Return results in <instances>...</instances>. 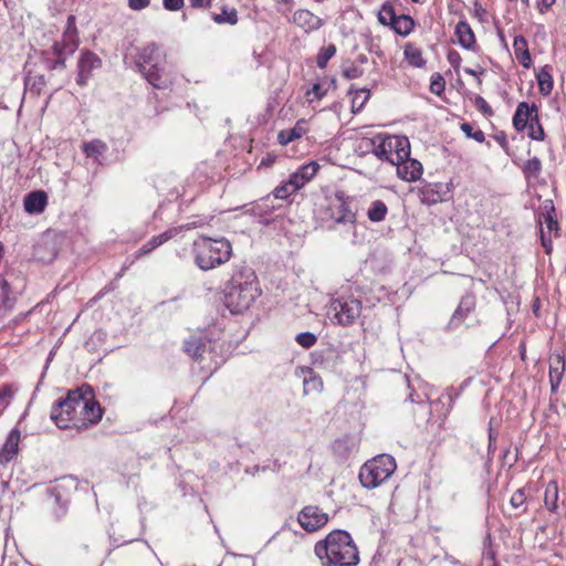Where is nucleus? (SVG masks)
Wrapping results in <instances>:
<instances>
[{
  "instance_id": "21",
  "label": "nucleus",
  "mask_w": 566,
  "mask_h": 566,
  "mask_svg": "<svg viewBox=\"0 0 566 566\" xmlns=\"http://www.w3.org/2000/svg\"><path fill=\"white\" fill-rule=\"evenodd\" d=\"M566 359L560 353H553L549 356V384L551 391L556 392L565 374Z\"/></svg>"
},
{
  "instance_id": "10",
  "label": "nucleus",
  "mask_w": 566,
  "mask_h": 566,
  "mask_svg": "<svg viewBox=\"0 0 566 566\" xmlns=\"http://www.w3.org/2000/svg\"><path fill=\"white\" fill-rule=\"evenodd\" d=\"M453 185L449 182H424L418 189V197L421 203L433 206L448 201L452 196Z\"/></svg>"
},
{
  "instance_id": "56",
  "label": "nucleus",
  "mask_w": 566,
  "mask_h": 566,
  "mask_svg": "<svg viewBox=\"0 0 566 566\" xmlns=\"http://www.w3.org/2000/svg\"><path fill=\"white\" fill-rule=\"evenodd\" d=\"M538 223L541 226V243L545 250L546 254H551L553 251V242L549 237H547L542 228V221L538 220Z\"/></svg>"
},
{
  "instance_id": "49",
  "label": "nucleus",
  "mask_w": 566,
  "mask_h": 566,
  "mask_svg": "<svg viewBox=\"0 0 566 566\" xmlns=\"http://www.w3.org/2000/svg\"><path fill=\"white\" fill-rule=\"evenodd\" d=\"M461 130L465 134L468 138H472L478 143H483L485 140V135L481 129H473V126L470 123H462Z\"/></svg>"
},
{
  "instance_id": "31",
  "label": "nucleus",
  "mask_w": 566,
  "mask_h": 566,
  "mask_svg": "<svg viewBox=\"0 0 566 566\" xmlns=\"http://www.w3.org/2000/svg\"><path fill=\"white\" fill-rule=\"evenodd\" d=\"M513 49L517 61L525 69H530L532 65L531 53L526 39L522 35H515L513 41Z\"/></svg>"
},
{
  "instance_id": "41",
  "label": "nucleus",
  "mask_w": 566,
  "mask_h": 566,
  "mask_svg": "<svg viewBox=\"0 0 566 566\" xmlns=\"http://www.w3.org/2000/svg\"><path fill=\"white\" fill-rule=\"evenodd\" d=\"M397 17L394 6L389 2H385L378 12L379 22L387 27H391Z\"/></svg>"
},
{
  "instance_id": "40",
  "label": "nucleus",
  "mask_w": 566,
  "mask_h": 566,
  "mask_svg": "<svg viewBox=\"0 0 566 566\" xmlns=\"http://www.w3.org/2000/svg\"><path fill=\"white\" fill-rule=\"evenodd\" d=\"M106 150H107V145L99 139H94L92 142L85 143L83 145V153L88 158L97 159L99 156L105 154Z\"/></svg>"
},
{
  "instance_id": "1",
  "label": "nucleus",
  "mask_w": 566,
  "mask_h": 566,
  "mask_svg": "<svg viewBox=\"0 0 566 566\" xmlns=\"http://www.w3.org/2000/svg\"><path fill=\"white\" fill-rule=\"evenodd\" d=\"M322 566H357L359 552L352 535L344 530H334L318 541L314 547Z\"/></svg>"
},
{
  "instance_id": "6",
  "label": "nucleus",
  "mask_w": 566,
  "mask_h": 566,
  "mask_svg": "<svg viewBox=\"0 0 566 566\" xmlns=\"http://www.w3.org/2000/svg\"><path fill=\"white\" fill-rule=\"evenodd\" d=\"M396 469L395 458L382 453L363 464L359 471V481L365 489L373 490L388 480Z\"/></svg>"
},
{
  "instance_id": "13",
  "label": "nucleus",
  "mask_w": 566,
  "mask_h": 566,
  "mask_svg": "<svg viewBox=\"0 0 566 566\" xmlns=\"http://www.w3.org/2000/svg\"><path fill=\"white\" fill-rule=\"evenodd\" d=\"M475 307H476L475 295L470 292L465 293L461 297L457 308L454 310L448 324L446 325V331L453 332V331L458 329L461 326V324L465 321V318L472 312H474Z\"/></svg>"
},
{
  "instance_id": "36",
  "label": "nucleus",
  "mask_w": 566,
  "mask_h": 566,
  "mask_svg": "<svg viewBox=\"0 0 566 566\" xmlns=\"http://www.w3.org/2000/svg\"><path fill=\"white\" fill-rule=\"evenodd\" d=\"M558 485L555 480L549 481L545 489L544 504L549 512H557L558 509Z\"/></svg>"
},
{
  "instance_id": "60",
  "label": "nucleus",
  "mask_w": 566,
  "mask_h": 566,
  "mask_svg": "<svg viewBox=\"0 0 566 566\" xmlns=\"http://www.w3.org/2000/svg\"><path fill=\"white\" fill-rule=\"evenodd\" d=\"M150 0H128L129 9L140 11L149 7Z\"/></svg>"
},
{
  "instance_id": "54",
  "label": "nucleus",
  "mask_w": 566,
  "mask_h": 566,
  "mask_svg": "<svg viewBox=\"0 0 566 566\" xmlns=\"http://www.w3.org/2000/svg\"><path fill=\"white\" fill-rule=\"evenodd\" d=\"M363 74L364 70L355 65H352L343 70V76L347 80L358 78L363 76Z\"/></svg>"
},
{
  "instance_id": "7",
  "label": "nucleus",
  "mask_w": 566,
  "mask_h": 566,
  "mask_svg": "<svg viewBox=\"0 0 566 566\" xmlns=\"http://www.w3.org/2000/svg\"><path fill=\"white\" fill-rule=\"evenodd\" d=\"M513 126L516 132H523L528 128V137L533 140H544L545 132L538 116V108L533 103L521 102L513 115Z\"/></svg>"
},
{
  "instance_id": "44",
  "label": "nucleus",
  "mask_w": 566,
  "mask_h": 566,
  "mask_svg": "<svg viewBox=\"0 0 566 566\" xmlns=\"http://www.w3.org/2000/svg\"><path fill=\"white\" fill-rule=\"evenodd\" d=\"M370 91L368 88H359L355 91V96L353 98V113L359 112L365 103L369 99Z\"/></svg>"
},
{
  "instance_id": "4",
  "label": "nucleus",
  "mask_w": 566,
  "mask_h": 566,
  "mask_svg": "<svg viewBox=\"0 0 566 566\" xmlns=\"http://www.w3.org/2000/svg\"><path fill=\"white\" fill-rule=\"evenodd\" d=\"M196 264L203 271L214 269L231 258L232 245L226 238L199 237L193 242Z\"/></svg>"
},
{
  "instance_id": "35",
  "label": "nucleus",
  "mask_w": 566,
  "mask_h": 566,
  "mask_svg": "<svg viewBox=\"0 0 566 566\" xmlns=\"http://www.w3.org/2000/svg\"><path fill=\"white\" fill-rule=\"evenodd\" d=\"M406 61L413 67L422 69L427 61L422 56V51L412 43H407L403 49Z\"/></svg>"
},
{
  "instance_id": "16",
  "label": "nucleus",
  "mask_w": 566,
  "mask_h": 566,
  "mask_svg": "<svg viewBox=\"0 0 566 566\" xmlns=\"http://www.w3.org/2000/svg\"><path fill=\"white\" fill-rule=\"evenodd\" d=\"M184 229H189V226H180V227L169 228L168 230L164 231L163 233H160L158 235H154L149 241H147L145 244H143L135 252V259H140L142 256L149 254L150 252H153L155 249H157L161 244H164L167 241H169L170 239L175 238Z\"/></svg>"
},
{
  "instance_id": "57",
  "label": "nucleus",
  "mask_w": 566,
  "mask_h": 566,
  "mask_svg": "<svg viewBox=\"0 0 566 566\" xmlns=\"http://www.w3.org/2000/svg\"><path fill=\"white\" fill-rule=\"evenodd\" d=\"M163 6L168 11H178L184 8L185 0H163Z\"/></svg>"
},
{
  "instance_id": "9",
  "label": "nucleus",
  "mask_w": 566,
  "mask_h": 566,
  "mask_svg": "<svg viewBox=\"0 0 566 566\" xmlns=\"http://www.w3.org/2000/svg\"><path fill=\"white\" fill-rule=\"evenodd\" d=\"M332 321L340 326H349L360 316L361 301L354 297H339L331 303Z\"/></svg>"
},
{
  "instance_id": "37",
  "label": "nucleus",
  "mask_w": 566,
  "mask_h": 566,
  "mask_svg": "<svg viewBox=\"0 0 566 566\" xmlns=\"http://www.w3.org/2000/svg\"><path fill=\"white\" fill-rule=\"evenodd\" d=\"M397 34L407 36L415 28V20L408 14H398L397 19L390 27Z\"/></svg>"
},
{
  "instance_id": "42",
  "label": "nucleus",
  "mask_w": 566,
  "mask_h": 566,
  "mask_svg": "<svg viewBox=\"0 0 566 566\" xmlns=\"http://www.w3.org/2000/svg\"><path fill=\"white\" fill-rule=\"evenodd\" d=\"M336 46L333 43L327 46H323L316 56L317 66L319 69H325L328 61L336 54Z\"/></svg>"
},
{
  "instance_id": "24",
  "label": "nucleus",
  "mask_w": 566,
  "mask_h": 566,
  "mask_svg": "<svg viewBox=\"0 0 566 566\" xmlns=\"http://www.w3.org/2000/svg\"><path fill=\"white\" fill-rule=\"evenodd\" d=\"M24 210L30 214H39L48 206V195L43 190H34L25 195L23 200Z\"/></svg>"
},
{
  "instance_id": "48",
  "label": "nucleus",
  "mask_w": 566,
  "mask_h": 566,
  "mask_svg": "<svg viewBox=\"0 0 566 566\" xmlns=\"http://www.w3.org/2000/svg\"><path fill=\"white\" fill-rule=\"evenodd\" d=\"M295 340L300 346L311 348L316 344L317 336L312 332H302L296 335Z\"/></svg>"
},
{
  "instance_id": "51",
  "label": "nucleus",
  "mask_w": 566,
  "mask_h": 566,
  "mask_svg": "<svg viewBox=\"0 0 566 566\" xmlns=\"http://www.w3.org/2000/svg\"><path fill=\"white\" fill-rule=\"evenodd\" d=\"M295 191H292V185L289 184V179H287L285 182L281 184L280 186L274 188V190L272 191V195L276 199H287Z\"/></svg>"
},
{
  "instance_id": "47",
  "label": "nucleus",
  "mask_w": 566,
  "mask_h": 566,
  "mask_svg": "<svg viewBox=\"0 0 566 566\" xmlns=\"http://www.w3.org/2000/svg\"><path fill=\"white\" fill-rule=\"evenodd\" d=\"M542 170V163L539 158L533 157L528 159L523 167V171L526 176L537 177Z\"/></svg>"
},
{
  "instance_id": "32",
  "label": "nucleus",
  "mask_w": 566,
  "mask_h": 566,
  "mask_svg": "<svg viewBox=\"0 0 566 566\" xmlns=\"http://www.w3.org/2000/svg\"><path fill=\"white\" fill-rule=\"evenodd\" d=\"M553 67L548 64L541 67L536 73V81L538 84V91L542 95L548 96L553 91Z\"/></svg>"
},
{
  "instance_id": "63",
  "label": "nucleus",
  "mask_w": 566,
  "mask_h": 566,
  "mask_svg": "<svg viewBox=\"0 0 566 566\" xmlns=\"http://www.w3.org/2000/svg\"><path fill=\"white\" fill-rule=\"evenodd\" d=\"M497 439V433L490 427L489 429V444H488V453L493 454L495 451V443Z\"/></svg>"
},
{
  "instance_id": "19",
  "label": "nucleus",
  "mask_w": 566,
  "mask_h": 566,
  "mask_svg": "<svg viewBox=\"0 0 566 566\" xmlns=\"http://www.w3.org/2000/svg\"><path fill=\"white\" fill-rule=\"evenodd\" d=\"M59 254V249L54 239L50 237H43L33 247L32 256L34 260L42 263H51L53 262Z\"/></svg>"
},
{
  "instance_id": "33",
  "label": "nucleus",
  "mask_w": 566,
  "mask_h": 566,
  "mask_svg": "<svg viewBox=\"0 0 566 566\" xmlns=\"http://www.w3.org/2000/svg\"><path fill=\"white\" fill-rule=\"evenodd\" d=\"M15 303V296L6 279L0 280V316L12 310Z\"/></svg>"
},
{
  "instance_id": "28",
  "label": "nucleus",
  "mask_w": 566,
  "mask_h": 566,
  "mask_svg": "<svg viewBox=\"0 0 566 566\" xmlns=\"http://www.w3.org/2000/svg\"><path fill=\"white\" fill-rule=\"evenodd\" d=\"M307 120L298 119L295 125L290 129H282L277 135V142L285 146L296 139H300L307 132Z\"/></svg>"
},
{
  "instance_id": "52",
  "label": "nucleus",
  "mask_w": 566,
  "mask_h": 566,
  "mask_svg": "<svg viewBox=\"0 0 566 566\" xmlns=\"http://www.w3.org/2000/svg\"><path fill=\"white\" fill-rule=\"evenodd\" d=\"M63 35H64V38H78L75 15L70 14L67 17L66 28L63 32Z\"/></svg>"
},
{
  "instance_id": "50",
  "label": "nucleus",
  "mask_w": 566,
  "mask_h": 566,
  "mask_svg": "<svg viewBox=\"0 0 566 566\" xmlns=\"http://www.w3.org/2000/svg\"><path fill=\"white\" fill-rule=\"evenodd\" d=\"M526 502V495L524 489L516 490L511 496L510 503L514 509H522V513H526L527 507L524 505Z\"/></svg>"
},
{
  "instance_id": "14",
  "label": "nucleus",
  "mask_w": 566,
  "mask_h": 566,
  "mask_svg": "<svg viewBox=\"0 0 566 566\" xmlns=\"http://www.w3.org/2000/svg\"><path fill=\"white\" fill-rule=\"evenodd\" d=\"M297 521L303 530L313 533L328 522V515L318 506L308 505L298 513Z\"/></svg>"
},
{
  "instance_id": "20",
  "label": "nucleus",
  "mask_w": 566,
  "mask_h": 566,
  "mask_svg": "<svg viewBox=\"0 0 566 566\" xmlns=\"http://www.w3.org/2000/svg\"><path fill=\"white\" fill-rule=\"evenodd\" d=\"M164 55L156 43H149L142 49L137 50L135 56V67L136 70L143 74L148 66H150L154 62L158 61V59Z\"/></svg>"
},
{
  "instance_id": "11",
  "label": "nucleus",
  "mask_w": 566,
  "mask_h": 566,
  "mask_svg": "<svg viewBox=\"0 0 566 566\" xmlns=\"http://www.w3.org/2000/svg\"><path fill=\"white\" fill-rule=\"evenodd\" d=\"M103 417V409L99 403L94 399V392L83 398V405L80 409V419L77 432L87 430L88 428L97 424Z\"/></svg>"
},
{
  "instance_id": "26",
  "label": "nucleus",
  "mask_w": 566,
  "mask_h": 566,
  "mask_svg": "<svg viewBox=\"0 0 566 566\" xmlns=\"http://www.w3.org/2000/svg\"><path fill=\"white\" fill-rule=\"evenodd\" d=\"M357 443L355 439L350 436H344L342 438L336 439L332 443V452L334 457L339 461H345L348 459L350 453L356 449Z\"/></svg>"
},
{
  "instance_id": "27",
  "label": "nucleus",
  "mask_w": 566,
  "mask_h": 566,
  "mask_svg": "<svg viewBox=\"0 0 566 566\" xmlns=\"http://www.w3.org/2000/svg\"><path fill=\"white\" fill-rule=\"evenodd\" d=\"M80 44L78 38H64L61 41H55L51 48L53 55H60L66 62L69 56H72L77 50Z\"/></svg>"
},
{
  "instance_id": "58",
  "label": "nucleus",
  "mask_w": 566,
  "mask_h": 566,
  "mask_svg": "<svg viewBox=\"0 0 566 566\" xmlns=\"http://www.w3.org/2000/svg\"><path fill=\"white\" fill-rule=\"evenodd\" d=\"M304 386L308 387L312 390H322L323 380L319 376H313L310 379H305Z\"/></svg>"
},
{
  "instance_id": "18",
  "label": "nucleus",
  "mask_w": 566,
  "mask_h": 566,
  "mask_svg": "<svg viewBox=\"0 0 566 566\" xmlns=\"http://www.w3.org/2000/svg\"><path fill=\"white\" fill-rule=\"evenodd\" d=\"M216 344H212L211 340H207L201 336L192 335L184 343L185 352L196 360L205 359L206 354H211L214 350Z\"/></svg>"
},
{
  "instance_id": "61",
  "label": "nucleus",
  "mask_w": 566,
  "mask_h": 566,
  "mask_svg": "<svg viewBox=\"0 0 566 566\" xmlns=\"http://www.w3.org/2000/svg\"><path fill=\"white\" fill-rule=\"evenodd\" d=\"M493 138L500 144V146L502 147V149L509 154V149H510V146H509V142H507V138H506V134L505 132L501 130L499 133H496Z\"/></svg>"
},
{
  "instance_id": "22",
  "label": "nucleus",
  "mask_w": 566,
  "mask_h": 566,
  "mask_svg": "<svg viewBox=\"0 0 566 566\" xmlns=\"http://www.w3.org/2000/svg\"><path fill=\"white\" fill-rule=\"evenodd\" d=\"M397 175L405 181H416L421 178L423 168L422 164L408 156V159H402L400 163H396Z\"/></svg>"
},
{
  "instance_id": "17",
  "label": "nucleus",
  "mask_w": 566,
  "mask_h": 566,
  "mask_svg": "<svg viewBox=\"0 0 566 566\" xmlns=\"http://www.w3.org/2000/svg\"><path fill=\"white\" fill-rule=\"evenodd\" d=\"M319 170L317 161H308L302 165L295 172L290 175L289 184L292 185V191H298L310 182Z\"/></svg>"
},
{
  "instance_id": "55",
  "label": "nucleus",
  "mask_w": 566,
  "mask_h": 566,
  "mask_svg": "<svg viewBox=\"0 0 566 566\" xmlns=\"http://www.w3.org/2000/svg\"><path fill=\"white\" fill-rule=\"evenodd\" d=\"M447 60L450 63V65L458 71L460 69L462 57L455 50H450L447 54Z\"/></svg>"
},
{
  "instance_id": "15",
  "label": "nucleus",
  "mask_w": 566,
  "mask_h": 566,
  "mask_svg": "<svg viewBox=\"0 0 566 566\" xmlns=\"http://www.w3.org/2000/svg\"><path fill=\"white\" fill-rule=\"evenodd\" d=\"M142 75L155 88H167L170 81L168 74L166 73L165 55H161L158 61L148 66Z\"/></svg>"
},
{
  "instance_id": "12",
  "label": "nucleus",
  "mask_w": 566,
  "mask_h": 566,
  "mask_svg": "<svg viewBox=\"0 0 566 566\" xmlns=\"http://www.w3.org/2000/svg\"><path fill=\"white\" fill-rule=\"evenodd\" d=\"M101 67L102 60L96 53L87 49L82 50L77 61L76 84L82 87L86 86L92 72Z\"/></svg>"
},
{
  "instance_id": "64",
  "label": "nucleus",
  "mask_w": 566,
  "mask_h": 566,
  "mask_svg": "<svg viewBox=\"0 0 566 566\" xmlns=\"http://www.w3.org/2000/svg\"><path fill=\"white\" fill-rule=\"evenodd\" d=\"M190 7L195 9L199 8H210L212 4V0H189Z\"/></svg>"
},
{
  "instance_id": "8",
  "label": "nucleus",
  "mask_w": 566,
  "mask_h": 566,
  "mask_svg": "<svg viewBox=\"0 0 566 566\" xmlns=\"http://www.w3.org/2000/svg\"><path fill=\"white\" fill-rule=\"evenodd\" d=\"M336 223H356V205L353 198L345 195L344 191H336L334 198H331L325 211Z\"/></svg>"
},
{
  "instance_id": "53",
  "label": "nucleus",
  "mask_w": 566,
  "mask_h": 566,
  "mask_svg": "<svg viewBox=\"0 0 566 566\" xmlns=\"http://www.w3.org/2000/svg\"><path fill=\"white\" fill-rule=\"evenodd\" d=\"M473 102L475 107L485 116H492L493 109L488 102L480 95H474Z\"/></svg>"
},
{
  "instance_id": "5",
  "label": "nucleus",
  "mask_w": 566,
  "mask_h": 566,
  "mask_svg": "<svg viewBox=\"0 0 566 566\" xmlns=\"http://www.w3.org/2000/svg\"><path fill=\"white\" fill-rule=\"evenodd\" d=\"M371 153L380 160L391 165L408 159L410 155V142L403 135L377 134L369 140Z\"/></svg>"
},
{
  "instance_id": "3",
  "label": "nucleus",
  "mask_w": 566,
  "mask_h": 566,
  "mask_svg": "<svg viewBox=\"0 0 566 566\" xmlns=\"http://www.w3.org/2000/svg\"><path fill=\"white\" fill-rule=\"evenodd\" d=\"M87 395H92V387L84 384L76 389L69 390L65 397L53 403L50 418L59 429H75L77 431L81 405Z\"/></svg>"
},
{
  "instance_id": "46",
  "label": "nucleus",
  "mask_w": 566,
  "mask_h": 566,
  "mask_svg": "<svg viewBox=\"0 0 566 566\" xmlns=\"http://www.w3.org/2000/svg\"><path fill=\"white\" fill-rule=\"evenodd\" d=\"M14 394L12 385H4L0 388V413L10 405Z\"/></svg>"
},
{
  "instance_id": "39",
  "label": "nucleus",
  "mask_w": 566,
  "mask_h": 566,
  "mask_svg": "<svg viewBox=\"0 0 566 566\" xmlns=\"http://www.w3.org/2000/svg\"><path fill=\"white\" fill-rule=\"evenodd\" d=\"M388 208L386 203L381 200H375L367 211V217L371 222H380L385 220Z\"/></svg>"
},
{
  "instance_id": "59",
  "label": "nucleus",
  "mask_w": 566,
  "mask_h": 566,
  "mask_svg": "<svg viewBox=\"0 0 566 566\" xmlns=\"http://www.w3.org/2000/svg\"><path fill=\"white\" fill-rule=\"evenodd\" d=\"M276 4V10L283 14L291 11L294 4L293 0H274Z\"/></svg>"
},
{
  "instance_id": "2",
  "label": "nucleus",
  "mask_w": 566,
  "mask_h": 566,
  "mask_svg": "<svg viewBox=\"0 0 566 566\" xmlns=\"http://www.w3.org/2000/svg\"><path fill=\"white\" fill-rule=\"evenodd\" d=\"M260 294L254 270L247 265L238 266L224 287V305L232 314H242Z\"/></svg>"
},
{
  "instance_id": "43",
  "label": "nucleus",
  "mask_w": 566,
  "mask_h": 566,
  "mask_svg": "<svg viewBox=\"0 0 566 566\" xmlns=\"http://www.w3.org/2000/svg\"><path fill=\"white\" fill-rule=\"evenodd\" d=\"M46 52H43L42 62L48 71H62L66 67V62L60 55H54V57L45 56Z\"/></svg>"
},
{
  "instance_id": "38",
  "label": "nucleus",
  "mask_w": 566,
  "mask_h": 566,
  "mask_svg": "<svg viewBox=\"0 0 566 566\" xmlns=\"http://www.w3.org/2000/svg\"><path fill=\"white\" fill-rule=\"evenodd\" d=\"M212 20L217 24H230L234 25L238 23V11L234 8H228L223 6L220 13H213Z\"/></svg>"
},
{
  "instance_id": "30",
  "label": "nucleus",
  "mask_w": 566,
  "mask_h": 566,
  "mask_svg": "<svg viewBox=\"0 0 566 566\" xmlns=\"http://www.w3.org/2000/svg\"><path fill=\"white\" fill-rule=\"evenodd\" d=\"M45 85L46 80L43 74H34L32 71H29L24 76V92L33 97L40 96Z\"/></svg>"
},
{
  "instance_id": "23",
  "label": "nucleus",
  "mask_w": 566,
  "mask_h": 566,
  "mask_svg": "<svg viewBox=\"0 0 566 566\" xmlns=\"http://www.w3.org/2000/svg\"><path fill=\"white\" fill-rule=\"evenodd\" d=\"M293 22L306 33L318 30L324 21L307 9H298L293 14Z\"/></svg>"
},
{
  "instance_id": "45",
  "label": "nucleus",
  "mask_w": 566,
  "mask_h": 566,
  "mask_svg": "<svg viewBox=\"0 0 566 566\" xmlns=\"http://www.w3.org/2000/svg\"><path fill=\"white\" fill-rule=\"evenodd\" d=\"M429 90L437 96H440L444 92L446 80L440 73L436 72L431 75Z\"/></svg>"
},
{
  "instance_id": "34",
  "label": "nucleus",
  "mask_w": 566,
  "mask_h": 566,
  "mask_svg": "<svg viewBox=\"0 0 566 566\" xmlns=\"http://www.w3.org/2000/svg\"><path fill=\"white\" fill-rule=\"evenodd\" d=\"M544 220L549 232H554L556 237L559 235V226L557 222L556 210L553 200H545L543 202Z\"/></svg>"
},
{
  "instance_id": "25",
  "label": "nucleus",
  "mask_w": 566,
  "mask_h": 566,
  "mask_svg": "<svg viewBox=\"0 0 566 566\" xmlns=\"http://www.w3.org/2000/svg\"><path fill=\"white\" fill-rule=\"evenodd\" d=\"M454 35L458 38V43L465 50L475 51L476 40L470 24L462 20L455 25Z\"/></svg>"
},
{
  "instance_id": "62",
  "label": "nucleus",
  "mask_w": 566,
  "mask_h": 566,
  "mask_svg": "<svg viewBox=\"0 0 566 566\" xmlns=\"http://www.w3.org/2000/svg\"><path fill=\"white\" fill-rule=\"evenodd\" d=\"M311 93H313L316 99L319 101L327 94V90H324L319 83H315L313 84L312 90L307 91L306 94L308 95Z\"/></svg>"
},
{
  "instance_id": "29",
  "label": "nucleus",
  "mask_w": 566,
  "mask_h": 566,
  "mask_svg": "<svg viewBox=\"0 0 566 566\" xmlns=\"http://www.w3.org/2000/svg\"><path fill=\"white\" fill-rule=\"evenodd\" d=\"M20 431L14 428L10 431L3 447L0 450V462H10L19 449Z\"/></svg>"
}]
</instances>
